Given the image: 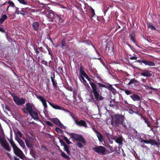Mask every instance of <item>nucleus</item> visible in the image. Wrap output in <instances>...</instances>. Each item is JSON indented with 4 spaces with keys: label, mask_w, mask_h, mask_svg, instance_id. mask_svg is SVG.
<instances>
[{
    "label": "nucleus",
    "mask_w": 160,
    "mask_h": 160,
    "mask_svg": "<svg viewBox=\"0 0 160 160\" xmlns=\"http://www.w3.org/2000/svg\"><path fill=\"white\" fill-rule=\"evenodd\" d=\"M7 18V16L6 15H3L1 16L0 18V24H2Z\"/></svg>",
    "instance_id": "obj_29"
},
{
    "label": "nucleus",
    "mask_w": 160,
    "mask_h": 160,
    "mask_svg": "<svg viewBox=\"0 0 160 160\" xmlns=\"http://www.w3.org/2000/svg\"><path fill=\"white\" fill-rule=\"evenodd\" d=\"M92 129L96 134L99 133L94 127H92Z\"/></svg>",
    "instance_id": "obj_52"
},
{
    "label": "nucleus",
    "mask_w": 160,
    "mask_h": 160,
    "mask_svg": "<svg viewBox=\"0 0 160 160\" xmlns=\"http://www.w3.org/2000/svg\"><path fill=\"white\" fill-rule=\"evenodd\" d=\"M92 150L95 152L98 153L99 155H105L106 151L105 148L102 146H95V147L92 148Z\"/></svg>",
    "instance_id": "obj_7"
},
{
    "label": "nucleus",
    "mask_w": 160,
    "mask_h": 160,
    "mask_svg": "<svg viewBox=\"0 0 160 160\" xmlns=\"http://www.w3.org/2000/svg\"><path fill=\"white\" fill-rule=\"evenodd\" d=\"M32 28L33 30L38 31L39 28V24L38 22H33L32 24Z\"/></svg>",
    "instance_id": "obj_13"
},
{
    "label": "nucleus",
    "mask_w": 160,
    "mask_h": 160,
    "mask_svg": "<svg viewBox=\"0 0 160 160\" xmlns=\"http://www.w3.org/2000/svg\"><path fill=\"white\" fill-rule=\"evenodd\" d=\"M43 48L42 47H40L39 48V50H40V52H44L42 50Z\"/></svg>",
    "instance_id": "obj_63"
},
{
    "label": "nucleus",
    "mask_w": 160,
    "mask_h": 160,
    "mask_svg": "<svg viewBox=\"0 0 160 160\" xmlns=\"http://www.w3.org/2000/svg\"><path fill=\"white\" fill-rule=\"evenodd\" d=\"M13 99L16 104L18 105H22L24 104L25 101V99L24 98L20 99L18 96L13 95Z\"/></svg>",
    "instance_id": "obj_9"
},
{
    "label": "nucleus",
    "mask_w": 160,
    "mask_h": 160,
    "mask_svg": "<svg viewBox=\"0 0 160 160\" xmlns=\"http://www.w3.org/2000/svg\"><path fill=\"white\" fill-rule=\"evenodd\" d=\"M20 14L22 15L23 17H24L27 14L23 12H20Z\"/></svg>",
    "instance_id": "obj_60"
},
{
    "label": "nucleus",
    "mask_w": 160,
    "mask_h": 160,
    "mask_svg": "<svg viewBox=\"0 0 160 160\" xmlns=\"http://www.w3.org/2000/svg\"><path fill=\"white\" fill-rule=\"evenodd\" d=\"M49 104L53 108L55 109L62 110V108L58 105H55L52 104L50 102H48Z\"/></svg>",
    "instance_id": "obj_20"
},
{
    "label": "nucleus",
    "mask_w": 160,
    "mask_h": 160,
    "mask_svg": "<svg viewBox=\"0 0 160 160\" xmlns=\"http://www.w3.org/2000/svg\"><path fill=\"white\" fill-rule=\"evenodd\" d=\"M97 136L99 141L101 142H102L103 141V139L102 135L100 133H99L97 134Z\"/></svg>",
    "instance_id": "obj_33"
},
{
    "label": "nucleus",
    "mask_w": 160,
    "mask_h": 160,
    "mask_svg": "<svg viewBox=\"0 0 160 160\" xmlns=\"http://www.w3.org/2000/svg\"><path fill=\"white\" fill-rule=\"evenodd\" d=\"M141 75L144 76L149 77L152 76V74L148 70H144L141 73Z\"/></svg>",
    "instance_id": "obj_23"
},
{
    "label": "nucleus",
    "mask_w": 160,
    "mask_h": 160,
    "mask_svg": "<svg viewBox=\"0 0 160 160\" xmlns=\"http://www.w3.org/2000/svg\"><path fill=\"white\" fill-rule=\"evenodd\" d=\"M109 150H110V152H112L113 151L112 147L109 145L108 147Z\"/></svg>",
    "instance_id": "obj_53"
},
{
    "label": "nucleus",
    "mask_w": 160,
    "mask_h": 160,
    "mask_svg": "<svg viewBox=\"0 0 160 160\" xmlns=\"http://www.w3.org/2000/svg\"><path fill=\"white\" fill-rule=\"evenodd\" d=\"M45 14L49 22H52L53 21L55 14L52 13V11L46 12Z\"/></svg>",
    "instance_id": "obj_11"
},
{
    "label": "nucleus",
    "mask_w": 160,
    "mask_h": 160,
    "mask_svg": "<svg viewBox=\"0 0 160 160\" xmlns=\"http://www.w3.org/2000/svg\"><path fill=\"white\" fill-rule=\"evenodd\" d=\"M36 98L41 101L44 107V110H46L47 108V105L46 103V101L42 96L36 94Z\"/></svg>",
    "instance_id": "obj_10"
},
{
    "label": "nucleus",
    "mask_w": 160,
    "mask_h": 160,
    "mask_svg": "<svg viewBox=\"0 0 160 160\" xmlns=\"http://www.w3.org/2000/svg\"><path fill=\"white\" fill-rule=\"evenodd\" d=\"M22 111L25 114H29L34 120L38 119V111L33 104L29 102L27 103L26 104V107L22 109Z\"/></svg>",
    "instance_id": "obj_2"
},
{
    "label": "nucleus",
    "mask_w": 160,
    "mask_h": 160,
    "mask_svg": "<svg viewBox=\"0 0 160 160\" xmlns=\"http://www.w3.org/2000/svg\"><path fill=\"white\" fill-rule=\"evenodd\" d=\"M122 138L121 137H115L113 138V140L115 141L116 142L119 144V145H122Z\"/></svg>",
    "instance_id": "obj_18"
},
{
    "label": "nucleus",
    "mask_w": 160,
    "mask_h": 160,
    "mask_svg": "<svg viewBox=\"0 0 160 160\" xmlns=\"http://www.w3.org/2000/svg\"><path fill=\"white\" fill-rule=\"evenodd\" d=\"M7 5V9H6V11H8V8L10 6L12 7V8H14L15 7V5L14 3L12 1H9L8 2H6L3 3L2 6L5 5Z\"/></svg>",
    "instance_id": "obj_12"
},
{
    "label": "nucleus",
    "mask_w": 160,
    "mask_h": 160,
    "mask_svg": "<svg viewBox=\"0 0 160 160\" xmlns=\"http://www.w3.org/2000/svg\"><path fill=\"white\" fill-rule=\"evenodd\" d=\"M51 81L52 83V85L54 88H56L57 85V83L56 81L54 79L55 76H54L53 77L51 76L50 77Z\"/></svg>",
    "instance_id": "obj_28"
},
{
    "label": "nucleus",
    "mask_w": 160,
    "mask_h": 160,
    "mask_svg": "<svg viewBox=\"0 0 160 160\" xmlns=\"http://www.w3.org/2000/svg\"><path fill=\"white\" fill-rule=\"evenodd\" d=\"M146 135L143 133H141V142H143L146 144H150L152 145H156L159 147L160 146V143L158 142L154 139L146 140Z\"/></svg>",
    "instance_id": "obj_4"
},
{
    "label": "nucleus",
    "mask_w": 160,
    "mask_h": 160,
    "mask_svg": "<svg viewBox=\"0 0 160 160\" xmlns=\"http://www.w3.org/2000/svg\"><path fill=\"white\" fill-rule=\"evenodd\" d=\"M121 148H122L121 147H119L118 148V150H116L118 153L120 154L122 152Z\"/></svg>",
    "instance_id": "obj_50"
},
{
    "label": "nucleus",
    "mask_w": 160,
    "mask_h": 160,
    "mask_svg": "<svg viewBox=\"0 0 160 160\" xmlns=\"http://www.w3.org/2000/svg\"><path fill=\"white\" fill-rule=\"evenodd\" d=\"M58 126L62 128H63L64 129H65L66 128L62 124L61 122H60L59 124L58 125Z\"/></svg>",
    "instance_id": "obj_49"
},
{
    "label": "nucleus",
    "mask_w": 160,
    "mask_h": 160,
    "mask_svg": "<svg viewBox=\"0 0 160 160\" xmlns=\"http://www.w3.org/2000/svg\"><path fill=\"white\" fill-rule=\"evenodd\" d=\"M62 110L66 112H68L69 114V115L70 114V113H71V112H70L69 111L63 108H62Z\"/></svg>",
    "instance_id": "obj_56"
},
{
    "label": "nucleus",
    "mask_w": 160,
    "mask_h": 160,
    "mask_svg": "<svg viewBox=\"0 0 160 160\" xmlns=\"http://www.w3.org/2000/svg\"><path fill=\"white\" fill-rule=\"evenodd\" d=\"M34 50L36 52V53L37 55H38V53H39V51L37 50L35 48H34Z\"/></svg>",
    "instance_id": "obj_61"
},
{
    "label": "nucleus",
    "mask_w": 160,
    "mask_h": 160,
    "mask_svg": "<svg viewBox=\"0 0 160 160\" xmlns=\"http://www.w3.org/2000/svg\"><path fill=\"white\" fill-rule=\"evenodd\" d=\"M64 150L66 151L68 154L69 155L70 153V151L69 149V148L68 146L67 145H65L64 146Z\"/></svg>",
    "instance_id": "obj_37"
},
{
    "label": "nucleus",
    "mask_w": 160,
    "mask_h": 160,
    "mask_svg": "<svg viewBox=\"0 0 160 160\" xmlns=\"http://www.w3.org/2000/svg\"><path fill=\"white\" fill-rule=\"evenodd\" d=\"M30 9L28 7L25 8H22L21 9V11L25 13L26 14L28 13V12L30 11Z\"/></svg>",
    "instance_id": "obj_31"
},
{
    "label": "nucleus",
    "mask_w": 160,
    "mask_h": 160,
    "mask_svg": "<svg viewBox=\"0 0 160 160\" xmlns=\"http://www.w3.org/2000/svg\"><path fill=\"white\" fill-rule=\"evenodd\" d=\"M130 58L131 60H136L137 59V57L133 56L130 57Z\"/></svg>",
    "instance_id": "obj_59"
},
{
    "label": "nucleus",
    "mask_w": 160,
    "mask_h": 160,
    "mask_svg": "<svg viewBox=\"0 0 160 160\" xmlns=\"http://www.w3.org/2000/svg\"><path fill=\"white\" fill-rule=\"evenodd\" d=\"M132 130H133V132H135V135L134 136V137H135L136 136L138 135L137 132L135 129H133Z\"/></svg>",
    "instance_id": "obj_55"
},
{
    "label": "nucleus",
    "mask_w": 160,
    "mask_h": 160,
    "mask_svg": "<svg viewBox=\"0 0 160 160\" xmlns=\"http://www.w3.org/2000/svg\"><path fill=\"white\" fill-rule=\"evenodd\" d=\"M130 97L134 101H138L140 100V97L138 95L135 94L131 95Z\"/></svg>",
    "instance_id": "obj_25"
},
{
    "label": "nucleus",
    "mask_w": 160,
    "mask_h": 160,
    "mask_svg": "<svg viewBox=\"0 0 160 160\" xmlns=\"http://www.w3.org/2000/svg\"><path fill=\"white\" fill-rule=\"evenodd\" d=\"M90 12L92 14V15L91 16V18H92L94 17L95 16V11L94 9H93L92 8L91 6L90 7Z\"/></svg>",
    "instance_id": "obj_36"
},
{
    "label": "nucleus",
    "mask_w": 160,
    "mask_h": 160,
    "mask_svg": "<svg viewBox=\"0 0 160 160\" xmlns=\"http://www.w3.org/2000/svg\"><path fill=\"white\" fill-rule=\"evenodd\" d=\"M63 139L68 144H70L72 143L69 140L68 138L66 137H64Z\"/></svg>",
    "instance_id": "obj_43"
},
{
    "label": "nucleus",
    "mask_w": 160,
    "mask_h": 160,
    "mask_svg": "<svg viewBox=\"0 0 160 160\" xmlns=\"http://www.w3.org/2000/svg\"><path fill=\"white\" fill-rule=\"evenodd\" d=\"M14 160H20L19 158H18L15 157H14Z\"/></svg>",
    "instance_id": "obj_64"
},
{
    "label": "nucleus",
    "mask_w": 160,
    "mask_h": 160,
    "mask_svg": "<svg viewBox=\"0 0 160 160\" xmlns=\"http://www.w3.org/2000/svg\"><path fill=\"white\" fill-rule=\"evenodd\" d=\"M75 122L77 125L79 126H83L85 128L87 127L86 122L84 120H81L78 121L77 120H75Z\"/></svg>",
    "instance_id": "obj_14"
},
{
    "label": "nucleus",
    "mask_w": 160,
    "mask_h": 160,
    "mask_svg": "<svg viewBox=\"0 0 160 160\" xmlns=\"http://www.w3.org/2000/svg\"><path fill=\"white\" fill-rule=\"evenodd\" d=\"M121 150L122 151V154L123 156V157L125 156V154L124 152L123 149L122 148H121Z\"/></svg>",
    "instance_id": "obj_58"
},
{
    "label": "nucleus",
    "mask_w": 160,
    "mask_h": 160,
    "mask_svg": "<svg viewBox=\"0 0 160 160\" xmlns=\"http://www.w3.org/2000/svg\"><path fill=\"white\" fill-rule=\"evenodd\" d=\"M46 124L50 126H52V124L50 122H49V121H46Z\"/></svg>",
    "instance_id": "obj_51"
},
{
    "label": "nucleus",
    "mask_w": 160,
    "mask_h": 160,
    "mask_svg": "<svg viewBox=\"0 0 160 160\" xmlns=\"http://www.w3.org/2000/svg\"><path fill=\"white\" fill-rule=\"evenodd\" d=\"M123 116L116 114L112 118L111 125L113 126L121 127L122 126L124 128L127 129L130 126V124L128 122L124 119Z\"/></svg>",
    "instance_id": "obj_1"
},
{
    "label": "nucleus",
    "mask_w": 160,
    "mask_h": 160,
    "mask_svg": "<svg viewBox=\"0 0 160 160\" xmlns=\"http://www.w3.org/2000/svg\"><path fill=\"white\" fill-rule=\"evenodd\" d=\"M89 101L90 102H93L94 103H96V101L94 99L93 96L92 95L90 96V98L89 99Z\"/></svg>",
    "instance_id": "obj_41"
},
{
    "label": "nucleus",
    "mask_w": 160,
    "mask_h": 160,
    "mask_svg": "<svg viewBox=\"0 0 160 160\" xmlns=\"http://www.w3.org/2000/svg\"><path fill=\"white\" fill-rule=\"evenodd\" d=\"M0 32H1L2 33L5 32L6 35L7 36L8 35V34L4 30L3 28V27L2 25L0 26Z\"/></svg>",
    "instance_id": "obj_40"
},
{
    "label": "nucleus",
    "mask_w": 160,
    "mask_h": 160,
    "mask_svg": "<svg viewBox=\"0 0 160 160\" xmlns=\"http://www.w3.org/2000/svg\"><path fill=\"white\" fill-rule=\"evenodd\" d=\"M90 85L92 88V92L93 93L95 98L97 101L102 100L103 98L101 96L99 92V90L98 88L95 84L92 82L90 83Z\"/></svg>",
    "instance_id": "obj_3"
},
{
    "label": "nucleus",
    "mask_w": 160,
    "mask_h": 160,
    "mask_svg": "<svg viewBox=\"0 0 160 160\" xmlns=\"http://www.w3.org/2000/svg\"><path fill=\"white\" fill-rule=\"evenodd\" d=\"M51 121L53 123L57 125V126L59 124L60 121L57 118H52L50 119Z\"/></svg>",
    "instance_id": "obj_27"
},
{
    "label": "nucleus",
    "mask_w": 160,
    "mask_h": 160,
    "mask_svg": "<svg viewBox=\"0 0 160 160\" xmlns=\"http://www.w3.org/2000/svg\"><path fill=\"white\" fill-rule=\"evenodd\" d=\"M14 8H15V10L14 14L18 15L20 14V12L21 11L19 10V8L15 6Z\"/></svg>",
    "instance_id": "obj_39"
},
{
    "label": "nucleus",
    "mask_w": 160,
    "mask_h": 160,
    "mask_svg": "<svg viewBox=\"0 0 160 160\" xmlns=\"http://www.w3.org/2000/svg\"><path fill=\"white\" fill-rule=\"evenodd\" d=\"M55 130L56 131L58 132L59 133L61 134L62 133V130L58 128H55Z\"/></svg>",
    "instance_id": "obj_47"
},
{
    "label": "nucleus",
    "mask_w": 160,
    "mask_h": 160,
    "mask_svg": "<svg viewBox=\"0 0 160 160\" xmlns=\"http://www.w3.org/2000/svg\"><path fill=\"white\" fill-rule=\"evenodd\" d=\"M69 134L70 137L75 140L80 142L85 145L86 144V142L82 135L73 133H69Z\"/></svg>",
    "instance_id": "obj_6"
},
{
    "label": "nucleus",
    "mask_w": 160,
    "mask_h": 160,
    "mask_svg": "<svg viewBox=\"0 0 160 160\" xmlns=\"http://www.w3.org/2000/svg\"><path fill=\"white\" fill-rule=\"evenodd\" d=\"M80 72L81 74L82 75V76H84V77H85L88 80L89 79H88V76L87 75V74H86V73L85 72V71H84V70H83V67L82 66H81L80 67Z\"/></svg>",
    "instance_id": "obj_22"
},
{
    "label": "nucleus",
    "mask_w": 160,
    "mask_h": 160,
    "mask_svg": "<svg viewBox=\"0 0 160 160\" xmlns=\"http://www.w3.org/2000/svg\"><path fill=\"white\" fill-rule=\"evenodd\" d=\"M70 115L73 118V119L74 120H76L75 119V117H74V116H73V115H72L71 113H70Z\"/></svg>",
    "instance_id": "obj_62"
},
{
    "label": "nucleus",
    "mask_w": 160,
    "mask_h": 160,
    "mask_svg": "<svg viewBox=\"0 0 160 160\" xmlns=\"http://www.w3.org/2000/svg\"><path fill=\"white\" fill-rule=\"evenodd\" d=\"M0 143L3 148L6 150L10 152L11 150L8 143L4 138H0Z\"/></svg>",
    "instance_id": "obj_8"
},
{
    "label": "nucleus",
    "mask_w": 160,
    "mask_h": 160,
    "mask_svg": "<svg viewBox=\"0 0 160 160\" xmlns=\"http://www.w3.org/2000/svg\"><path fill=\"white\" fill-rule=\"evenodd\" d=\"M63 16L61 15H58L57 14H55V17L54 18V20L58 21L59 22L62 23L63 21V19L62 18Z\"/></svg>",
    "instance_id": "obj_15"
},
{
    "label": "nucleus",
    "mask_w": 160,
    "mask_h": 160,
    "mask_svg": "<svg viewBox=\"0 0 160 160\" xmlns=\"http://www.w3.org/2000/svg\"><path fill=\"white\" fill-rule=\"evenodd\" d=\"M15 140L17 141L21 139V138L22 137V134L18 130L15 132Z\"/></svg>",
    "instance_id": "obj_17"
},
{
    "label": "nucleus",
    "mask_w": 160,
    "mask_h": 160,
    "mask_svg": "<svg viewBox=\"0 0 160 160\" xmlns=\"http://www.w3.org/2000/svg\"><path fill=\"white\" fill-rule=\"evenodd\" d=\"M148 27L152 30H156V28L153 25L151 22H149L148 24Z\"/></svg>",
    "instance_id": "obj_35"
},
{
    "label": "nucleus",
    "mask_w": 160,
    "mask_h": 160,
    "mask_svg": "<svg viewBox=\"0 0 160 160\" xmlns=\"http://www.w3.org/2000/svg\"><path fill=\"white\" fill-rule=\"evenodd\" d=\"M137 83V80L135 79H132L130 80L129 82L128 83V85H130L131 84H135Z\"/></svg>",
    "instance_id": "obj_38"
},
{
    "label": "nucleus",
    "mask_w": 160,
    "mask_h": 160,
    "mask_svg": "<svg viewBox=\"0 0 160 160\" xmlns=\"http://www.w3.org/2000/svg\"><path fill=\"white\" fill-rule=\"evenodd\" d=\"M17 142L23 148H25L26 147L23 141L21 139L20 140Z\"/></svg>",
    "instance_id": "obj_32"
},
{
    "label": "nucleus",
    "mask_w": 160,
    "mask_h": 160,
    "mask_svg": "<svg viewBox=\"0 0 160 160\" xmlns=\"http://www.w3.org/2000/svg\"><path fill=\"white\" fill-rule=\"evenodd\" d=\"M21 4L23 5H27L28 4L27 2L25 1V0H17Z\"/></svg>",
    "instance_id": "obj_42"
},
{
    "label": "nucleus",
    "mask_w": 160,
    "mask_h": 160,
    "mask_svg": "<svg viewBox=\"0 0 160 160\" xmlns=\"http://www.w3.org/2000/svg\"><path fill=\"white\" fill-rule=\"evenodd\" d=\"M76 145L79 148H82L84 147V145L80 142H77Z\"/></svg>",
    "instance_id": "obj_44"
},
{
    "label": "nucleus",
    "mask_w": 160,
    "mask_h": 160,
    "mask_svg": "<svg viewBox=\"0 0 160 160\" xmlns=\"http://www.w3.org/2000/svg\"><path fill=\"white\" fill-rule=\"evenodd\" d=\"M80 79L82 82H83L84 84L85 85V86L86 87V88L88 89H89L90 88V87L87 82L86 81L85 79L83 76L81 75L80 76Z\"/></svg>",
    "instance_id": "obj_19"
},
{
    "label": "nucleus",
    "mask_w": 160,
    "mask_h": 160,
    "mask_svg": "<svg viewBox=\"0 0 160 160\" xmlns=\"http://www.w3.org/2000/svg\"><path fill=\"white\" fill-rule=\"evenodd\" d=\"M61 152V155L63 158L66 159L67 160H70V158L69 156L66 155V154L62 152V150H60Z\"/></svg>",
    "instance_id": "obj_30"
},
{
    "label": "nucleus",
    "mask_w": 160,
    "mask_h": 160,
    "mask_svg": "<svg viewBox=\"0 0 160 160\" xmlns=\"http://www.w3.org/2000/svg\"><path fill=\"white\" fill-rule=\"evenodd\" d=\"M141 117L144 120V122L147 124L148 127H150V124L149 122L145 118H144L142 116L141 114Z\"/></svg>",
    "instance_id": "obj_34"
},
{
    "label": "nucleus",
    "mask_w": 160,
    "mask_h": 160,
    "mask_svg": "<svg viewBox=\"0 0 160 160\" xmlns=\"http://www.w3.org/2000/svg\"><path fill=\"white\" fill-rule=\"evenodd\" d=\"M6 154L8 155L9 158L11 160H13L14 157L9 152H6Z\"/></svg>",
    "instance_id": "obj_46"
},
{
    "label": "nucleus",
    "mask_w": 160,
    "mask_h": 160,
    "mask_svg": "<svg viewBox=\"0 0 160 160\" xmlns=\"http://www.w3.org/2000/svg\"><path fill=\"white\" fill-rule=\"evenodd\" d=\"M143 63L146 65H148L149 66H154L155 63L151 61H148L145 60H141V63Z\"/></svg>",
    "instance_id": "obj_16"
},
{
    "label": "nucleus",
    "mask_w": 160,
    "mask_h": 160,
    "mask_svg": "<svg viewBox=\"0 0 160 160\" xmlns=\"http://www.w3.org/2000/svg\"><path fill=\"white\" fill-rule=\"evenodd\" d=\"M97 83L100 87L105 88H107L108 86H106V85H104L103 84H102L100 83Z\"/></svg>",
    "instance_id": "obj_45"
},
{
    "label": "nucleus",
    "mask_w": 160,
    "mask_h": 160,
    "mask_svg": "<svg viewBox=\"0 0 160 160\" xmlns=\"http://www.w3.org/2000/svg\"><path fill=\"white\" fill-rule=\"evenodd\" d=\"M125 92L127 95H129L132 94L130 90H125Z\"/></svg>",
    "instance_id": "obj_48"
},
{
    "label": "nucleus",
    "mask_w": 160,
    "mask_h": 160,
    "mask_svg": "<svg viewBox=\"0 0 160 160\" xmlns=\"http://www.w3.org/2000/svg\"><path fill=\"white\" fill-rule=\"evenodd\" d=\"M30 138H27L25 140V142L27 147L30 148L32 147V142L30 140Z\"/></svg>",
    "instance_id": "obj_24"
},
{
    "label": "nucleus",
    "mask_w": 160,
    "mask_h": 160,
    "mask_svg": "<svg viewBox=\"0 0 160 160\" xmlns=\"http://www.w3.org/2000/svg\"><path fill=\"white\" fill-rule=\"evenodd\" d=\"M42 148L44 151H45L47 150V148L46 147H45L44 146H42Z\"/></svg>",
    "instance_id": "obj_57"
},
{
    "label": "nucleus",
    "mask_w": 160,
    "mask_h": 160,
    "mask_svg": "<svg viewBox=\"0 0 160 160\" xmlns=\"http://www.w3.org/2000/svg\"><path fill=\"white\" fill-rule=\"evenodd\" d=\"M8 140L13 148L14 153L20 158H22L24 155L22 152L18 148L12 140H10L9 139Z\"/></svg>",
    "instance_id": "obj_5"
},
{
    "label": "nucleus",
    "mask_w": 160,
    "mask_h": 160,
    "mask_svg": "<svg viewBox=\"0 0 160 160\" xmlns=\"http://www.w3.org/2000/svg\"><path fill=\"white\" fill-rule=\"evenodd\" d=\"M135 31L133 30L132 32L129 34V37L130 38L131 40L134 43H135Z\"/></svg>",
    "instance_id": "obj_21"
},
{
    "label": "nucleus",
    "mask_w": 160,
    "mask_h": 160,
    "mask_svg": "<svg viewBox=\"0 0 160 160\" xmlns=\"http://www.w3.org/2000/svg\"><path fill=\"white\" fill-rule=\"evenodd\" d=\"M107 89L112 92L113 94H115L117 92L116 90L111 85H109L108 86Z\"/></svg>",
    "instance_id": "obj_26"
},
{
    "label": "nucleus",
    "mask_w": 160,
    "mask_h": 160,
    "mask_svg": "<svg viewBox=\"0 0 160 160\" xmlns=\"http://www.w3.org/2000/svg\"><path fill=\"white\" fill-rule=\"evenodd\" d=\"M60 142L61 145L62 146H64L66 145V144L62 140H60Z\"/></svg>",
    "instance_id": "obj_54"
}]
</instances>
